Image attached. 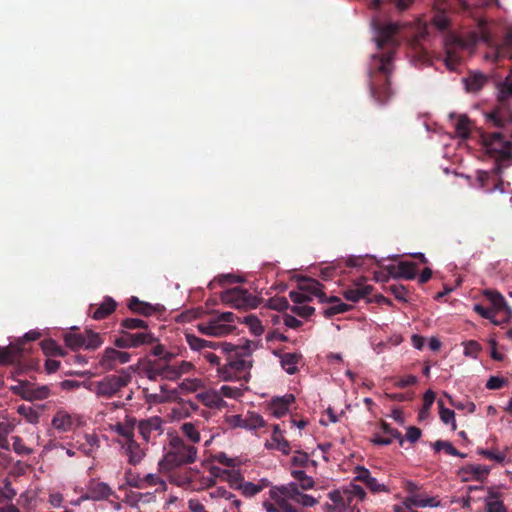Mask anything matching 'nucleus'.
<instances>
[{
	"mask_svg": "<svg viewBox=\"0 0 512 512\" xmlns=\"http://www.w3.org/2000/svg\"><path fill=\"white\" fill-rule=\"evenodd\" d=\"M373 25L376 30L375 42L378 51L371 56L369 62V88L373 99L379 104H384L392 96L390 77L394 70V54L398 47L396 34L399 25H381L376 21Z\"/></svg>",
	"mask_w": 512,
	"mask_h": 512,
	"instance_id": "f257e3e1",
	"label": "nucleus"
},
{
	"mask_svg": "<svg viewBox=\"0 0 512 512\" xmlns=\"http://www.w3.org/2000/svg\"><path fill=\"white\" fill-rule=\"evenodd\" d=\"M489 119L501 131L481 132V143L490 156L507 160L512 156V111L497 108L489 115Z\"/></svg>",
	"mask_w": 512,
	"mask_h": 512,
	"instance_id": "f03ea898",
	"label": "nucleus"
},
{
	"mask_svg": "<svg viewBox=\"0 0 512 512\" xmlns=\"http://www.w3.org/2000/svg\"><path fill=\"white\" fill-rule=\"evenodd\" d=\"M251 341H246L241 348L227 344L225 351L226 362L219 366L218 377L223 381H244L248 382L252 364L245 357L250 356Z\"/></svg>",
	"mask_w": 512,
	"mask_h": 512,
	"instance_id": "7ed1b4c3",
	"label": "nucleus"
},
{
	"mask_svg": "<svg viewBox=\"0 0 512 512\" xmlns=\"http://www.w3.org/2000/svg\"><path fill=\"white\" fill-rule=\"evenodd\" d=\"M40 335V332L32 330L27 332L23 339L18 340L15 344L0 348V365H13V376L33 369L37 365V362L33 359H26L25 354L31 350V347L27 346V343L37 340Z\"/></svg>",
	"mask_w": 512,
	"mask_h": 512,
	"instance_id": "20e7f679",
	"label": "nucleus"
},
{
	"mask_svg": "<svg viewBox=\"0 0 512 512\" xmlns=\"http://www.w3.org/2000/svg\"><path fill=\"white\" fill-rule=\"evenodd\" d=\"M332 504H326L325 512H348L354 498L363 501L366 496L365 490L358 484L351 482L341 489L334 490L328 494Z\"/></svg>",
	"mask_w": 512,
	"mask_h": 512,
	"instance_id": "39448f33",
	"label": "nucleus"
},
{
	"mask_svg": "<svg viewBox=\"0 0 512 512\" xmlns=\"http://www.w3.org/2000/svg\"><path fill=\"white\" fill-rule=\"evenodd\" d=\"M220 299L222 303L236 309L256 308L260 303V298L240 287L221 292Z\"/></svg>",
	"mask_w": 512,
	"mask_h": 512,
	"instance_id": "423d86ee",
	"label": "nucleus"
},
{
	"mask_svg": "<svg viewBox=\"0 0 512 512\" xmlns=\"http://www.w3.org/2000/svg\"><path fill=\"white\" fill-rule=\"evenodd\" d=\"M119 336L114 340V345L122 349L138 348L143 345L153 344L157 338L149 330L119 331Z\"/></svg>",
	"mask_w": 512,
	"mask_h": 512,
	"instance_id": "0eeeda50",
	"label": "nucleus"
},
{
	"mask_svg": "<svg viewBox=\"0 0 512 512\" xmlns=\"http://www.w3.org/2000/svg\"><path fill=\"white\" fill-rule=\"evenodd\" d=\"M131 381V375L124 371L120 375H108L101 381L93 384V391L105 398L115 396L123 387L127 386Z\"/></svg>",
	"mask_w": 512,
	"mask_h": 512,
	"instance_id": "6e6552de",
	"label": "nucleus"
},
{
	"mask_svg": "<svg viewBox=\"0 0 512 512\" xmlns=\"http://www.w3.org/2000/svg\"><path fill=\"white\" fill-rule=\"evenodd\" d=\"M196 458L197 450H169L159 462V470L168 473L183 465L195 462Z\"/></svg>",
	"mask_w": 512,
	"mask_h": 512,
	"instance_id": "1a4fd4ad",
	"label": "nucleus"
},
{
	"mask_svg": "<svg viewBox=\"0 0 512 512\" xmlns=\"http://www.w3.org/2000/svg\"><path fill=\"white\" fill-rule=\"evenodd\" d=\"M208 469L212 477L203 478V484L206 485L207 487L214 485V478L216 477H220L226 480L229 483L230 487L233 489L240 490L241 485L244 483V477L242 476V474L234 469H221L212 464L208 466Z\"/></svg>",
	"mask_w": 512,
	"mask_h": 512,
	"instance_id": "9d476101",
	"label": "nucleus"
},
{
	"mask_svg": "<svg viewBox=\"0 0 512 512\" xmlns=\"http://www.w3.org/2000/svg\"><path fill=\"white\" fill-rule=\"evenodd\" d=\"M136 428L139 436L145 443L151 442L162 434V420L159 417L136 421Z\"/></svg>",
	"mask_w": 512,
	"mask_h": 512,
	"instance_id": "9b49d317",
	"label": "nucleus"
},
{
	"mask_svg": "<svg viewBox=\"0 0 512 512\" xmlns=\"http://www.w3.org/2000/svg\"><path fill=\"white\" fill-rule=\"evenodd\" d=\"M318 282L312 280H304L299 284L298 290L290 291L289 296L296 305L304 304L311 300V296H320V288L317 287Z\"/></svg>",
	"mask_w": 512,
	"mask_h": 512,
	"instance_id": "f8f14e48",
	"label": "nucleus"
},
{
	"mask_svg": "<svg viewBox=\"0 0 512 512\" xmlns=\"http://www.w3.org/2000/svg\"><path fill=\"white\" fill-rule=\"evenodd\" d=\"M485 298L491 303V309L495 311L496 316L503 314V323L508 322L512 317L511 308L507 305L504 297L496 290L487 289L484 291Z\"/></svg>",
	"mask_w": 512,
	"mask_h": 512,
	"instance_id": "ddd939ff",
	"label": "nucleus"
},
{
	"mask_svg": "<svg viewBox=\"0 0 512 512\" xmlns=\"http://www.w3.org/2000/svg\"><path fill=\"white\" fill-rule=\"evenodd\" d=\"M394 440L399 445H402L403 442H404V437L402 436V434L398 430L390 427L386 423H383L382 427H381V431L376 433L373 436V438L371 439V442L374 445L386 446V445L393 444Z\"/></svg>",
	"mask_w": 512,
	"mask_h": 512,
	"instance_id": "4468645a",
	"label": "nucleus"
},
{
	"mask_svg": "<svg viewBox=\"0 0 512 512\" xmlns=\"http://www.w3.org/2000/svg\"><path fill=\"white\" fill-rule=\"evenodd\" d=\"M111 495H113V491L108 484L92 479L89 481L86 494L82 495L81 499L100 501Z\"/></svg>",
	"mask_w": 512,
	"mask_h": 512,
	"instance_id": "2eb2a0df",
	"label": "nucleus"
},
{
	"mask_svg": "<svg viewBox=\"0 0 512 512\" xmlns=\"http://www.w3.org/2000/svg\"><path fill=\"white\" fill-rule=\"evenodd\" d=\"M131 355L114 348H106L100 360V365L105 370H112L116 363L125 364L130 361Z\"/></svg>",
	"mask_w": 512,
	"mask_h": 512,
	"instance_id": "dca6fc26",
	"label": "nucleus"
},
{
	"mask_svg": "<svg viewBox=\"0 0 512 512\" xmlns=\"http://www.w3.org/2000/svg\"><path fill=\"white\" fill-rule=\"evenodd\" d=\"M116 307V301L112 297L106 296L102 303L91 304L89 307V312L93 319L102 320L107 318L110 314H112L115 311Z\"/></svg>",
	"mask_w": 512,
	"mask_h": 512,
	"instance_id": "f3484780",
	"label": "nucleus"
},
{
	"mask_svg": "<svg viewBox=\"0 0 512 512\" xmlns=\"http://www.w3.org/2000/svg\"><path fill=\"white\" fill-rule=\"evenodd\" d=\"M279 492L285 496L291 497L292 501L306 507H311L316 503V500L313 497L300 492L297 485L294 483H290L287 486H281L279 488Z\"/></svg>",
	"mask_w": 512,
	"mask_h": 512,
	"instance_id": "a211bd4d",
	"label": "nucleus"
},
{
	"mask_svg": "<svg viewBox=\"0 0 512 512\" xmlns=\"http://www.w3.org/2000/svg\"><path fill=\"white\" fill-rule=\"evenodd\" d=\"M414 0H368V6L374 10L393 8L397 12H404L410 8Z\"/></svg>",
	"mask_w": 512,
	"mask_h": 512,
	"instance_id": "6ab92c4d",
	"label": "nucleus"
},
{
	"mask_svg": "<svg viewBox=\"0 0 512 512\" xmlns=\"http://www.w3.org/2000/svg\"><path fill=\"white\" fill-rule=\"evenodd\" d=\"M234 424L248 430H257L265 426V421L261 415L248 412L244 417L241 415L234 416Z\"/></svg>",
	"mask_w": 512,
	"mask_h": 512,
	"instance_id": "aec40b11",
	"label": "nucleus"
},
{
	"mask_svg": "<svg viewBox=\"0 0 512 512\" xmlns=\"http://www.w3.org/2000/svg\"><path fill=\"white\" fill-rule=\"evenodd\" d=\"M117 433L122 436L126 444L127 448H139L140 444L136 443L134 440L135 437V429H136V420L135 419H127L125 423H118L116 426Z\"/></svg>",
	"mask_w": 512,
	"mask_h": 512,
	"instance_id": "412c9836",
	"label": "nucleus"
},
{
	"mask_svg": "<svg viewBox=\"0 0 512 512\" xmlns=\"http://www.w3.org/2000/svg\"><path fill=\"white\" fill-rule=\"evenodd\" d=\"M295 397L292 394H286L283 397H276L272 399L269 410L271 415L280 418L284 416L292 403H294Z\"/></svg>",
	"mask_w": 512,
	"mask_h": 512,
	"instance_id": "4be33fe9",
	"label": "nucleus"
},
{
	"mask_svg": "<svg viewBox=\"0 0 512 512\" xmlns=\"http://www.w3.org/2000/svg\"><path fill=\"white\" fill-rule=\"evenodd\" d=\"M488 81L489 77L481 72H471L467 77L463 78L465 89L469 93L479 92Z\"/></svg>",
	"mask_w": 512,
	"mask_h": 512,
	"instance_id": "5701e85b",
	"label": "nucleus"
},
{
	"mask_svg": "<svg viewBox=\"0 0 512 512\" xmlns=\"http://www.w3.org/2000/svg\"><path fill=\"white\" fill-rule=\"evenodd\" d=\"M128 308L131 312L142 316H151L157 311V307L148 302L141 301L138 297L132 296L128 301Z\"/></svg>",
	"mask_w": 512,
	"mask_h": 512,
	"instance_id": "b1692460",
	"label": "nucleus"
},
{
	"mask_svg": "<svg viewBox=\"0 0 512 512\" xmlns=\"http://www.w3.org/2000/svg\"><path fill=\"white\" fill-rule=\"evenodd\" d=\"M52 425L59 431H70L75 425V419L66 411L60 410L54 415Z\"/></svg>",
	"mask_w": 512,
	"mask_h": 512,
	"instance_id": "393cba45",
	"label": "nucleus"
},
{
	"mask_svg": "<svg viewBox=\"0 0 512 512\" xmlns=\"http://www.w3.org/2000/svg\"><path fill=\"white\" fill-rule=\"evenodd\" d=\"M373 291L371 285L360 286L357 285L354 288H350L344 291V297L351 302H358L360 299L366 298Z\"/></svg>",
	"mask_w": 512,
	"mask_h": 512,
	"instance_id": "a878e982",
	"label": "nucleus"
},
{
	"mask_svg": "<svg viewBox=\"0 0 512 512\" xmlns=\"http://www.w3.org/2000/svg\"><path fill=\"white\" fill-rule=\"evenodd\" d=\"M199 398L205 406L210 408H222L226 402L220 396L219 391H207L199 395Z\"/></svg>",
	"mask_w": 512,
	"mask_h": 512,
	"instance_id": "bb28decb",
	"label": "nucleus"
},
{
	"mask_svg": "<svg viewBox=\"0 0 512 512\" xmlns=\"http://www.w3.org/2000/svg\"><path fill=\"white\" fill-rule=\"evenodd\" d=\"M456 134L462 139H468L473 128L472 121L466 115H460L454 124Z\"/></svg>",
	"mask_w": 512,
	"mask_h": 512,
	"instance_id": "cd10ccee",
	"label": "nucleus"
},
{
	"mask_svg": "<svg viewBox=\"0 0 512 512\" xmlns=\"http://www.w3.org/2000/svg\"><path fill=\"white\" fill-rule=\"evenodd\" d=\"M301 356L297 353H284L281 355V366L288 374H294L298 370Z\"/></svg>",
	"mask_w": 512,
	"mask_h": 512,
	"instance_id": "c85d7f7f",
	"label": "nucleus"
},
{
	"mask_svg": "<svg viewBox=\"0 0 512 512\" xmlns=\"http://www.w3.org/2000/svg\"><path fill=\"white\" fill-rule=\"evenodd\" d=\"M271 497L276 499L281 512H299L300 511L298 506H295L292 503H290L291 497L281 494L279 492V488L277 489V491L271 490Z\"/></svg>",
	"mask_w": 512,
	"mask_h": 512,
	"instance_id": "c756f323",
	"label": "nucleus"
},
{
	"mask_svg": "<svg viewBox=\"0 0 512 512\" xmlns=\"http://www.w3.org/2000/svg\"><path fill=\"white\" fill-rule=\"evenodd\" d=\"M329 302L331 305L323 311L326 317L344 313L352 308L351 305L341 302L340 299L336 297L329 298Z\"/></svg>",
	"mask_w": 512,
	"mask_h": 512,
	"instance_id": "7c9ffc66",
	"label": "nucleus"
},
{
	"mask_svg": "<svg viewBox=\"0 0 512 512\" xmlns=\"http://www.w3.org/2000/svg\"><path fill=\"white\" fill-rule=\"evenodd\" d=\"M485 508L486 512H507L503 501L499 499L495 492H490L485 499Z\"/></svg>",
	"mask_w": 512,
	"mask_h": 512,
	"instance_id": "2f4dec72",
	"label": "nucleus"
},
{
	"mask_svg": "<svg viewBox=\"0 0 512 512\" xmlns=\"http://www.w3.org/2000/svg\"><path fill=\"white\" fill-rule=\"evenodd\" d=\"M120 331H136L149 329L148 323L139 318H126L120 322Z\"/></svg>",
	"mask_w": 512,
	"mask_h": 512,
	"instance_id": "473e14b6",
	"label": "nucleus"
},
{
	"mask_svg": "<svg viewBox=\"0 0 512 512\" xmlns=\"http://www.w3.org/2000/svg\"><path fill=\"white\" fill-rule=\"evenodd\" d=\"M397 269L399 271V278L412 280L415 278L417 273V264L414 262L402 261L397 265Z\"/></svg>",
	"mask_w": 512,
	"mask_h": 512,
	"instance_id": "72a5a7b5",
	"label": "nucleus"
},
{
	"mask_svg": "<svg viewBox=\"0 0 512 512\" xmlns=\"http://www.w3.org/2000/svg\"><path fill=\"white\" fill-rule=\"evenodd\" d=\"M167 361L156 360L150 362L147 366L146 373L150 380H156L158 377L164 378V369Z\"/></svg>",
	"mask_w": 512,
	"mask_h": 512,
	"instance_id": "f704fd0d",
	"label": "nucleus"
},
{
	"mask_svg": "<svg viewBox=\"0 0 512 512\" xmlns=\"http://www.w3.org/2000/svg\"><path fill=\"white\" fill-rule=\"evenodd\" d=\"M291 475L296 480L297 488L301 487L303 490H308L313 487L314 482L311 477L306 475L305 471L293 469Z\"/></svg>",
	"mask_w": 512,
	"mask_h": 512,
	"instance_id": "c9c22d12",
	"label": "nucleus"
},
{
	"mask_svg": "<svg viewBox=\"0 0 512 512\" xmlns=\"http://www.w3.org/2000/svg\"><path fill=\"white\" fill-rule=\"evenodd\" d=\"M64 341L66 345L72 350H78L85 346L86 337L84 334L80 333H66L64 336Z\"/></svg>",
	"mask_w": 512,
	"mask_h": 512,
	"instance_id": "e433bc0d",
	"label": "nucleus"
},
{
	"mask_svg": "<svg viewBox=\"0 0 512 512\" xmlns=\"http://www.w3.org/2000/svg\"><path fill=\"white\" fill-rule=\"evenodd\" d=\"M211 326L213 328V336H224L232 333L235 330V326L231 324H224L220 322L218 317H214L210 319Z\"/></svg>",
	"mask_w": 512,
	"mask_h": 512,
	"instance_id": "4c0bfd02",
	"label": "nucleus"
},
{
	"mask_svg": "<svg viewBox=\"0 0 512 512\" xmlns=\"http://www.w3.org/2000/svg\"><path fill=\"white\" fill-rule=\"evenodd\" d=\"M185 339L189 347L195 351H200L206 347H213L212 342L201 339L193 333H185Z\"/></svg>",
	"mask_w": 512,
	"mask_h": 512,
	"instance_id": "58836bf2",
	"label": "nucleus"
},
{
	"mask_svg": "<svg viewBox=\"0 0 512 512\" xmlns=\"http://www.w3.org/2000/svg\"><path fill=\"white\" fill-rule=\"evenodd\" d=\"M434 401L435 393L432 390H427L423 395V406L418 413V419L420 421H423L428 417L430 408L433 405Z\"/></svg>",
	"mask_w": 512,
	"mask_h": 512,
	"instance_id": "ea45409f",
	"label": "nucleus"
},
{
	"mask_svg": "<svg viewBox=\"0 0 512 512\" xmlns=\"http://www.w3.org/2000/svg\"><path fill=\"white\" fill-rule=\"evenodd\" d=\"M31 383L27 380H19L17 385H13L10 387V390L15 394L20 396L22 399L31 401Z\"/></svg>",
	"mask_w": 512,
	"mask_h": 512,
	"instance_id": "a19ab883",
	"label": "nucleus"
},
{
	"mask_svg": "<svg viewBox=\"0 0 512 512\" xmlns=\"http://www.w3.org/2000/svg\"><path fill=\"white\" fill-rule=\"evenodd\" d=\"M242 322L245 323L249 327V329L253 335L260 336L263 334L264 327L257 316L252 315V314L247 315L243 318Z\"/></svg>",
	"mask_w": 512,
	"mask_h": 512,
	"instance_id": "79ce46f5",
	"label": "nucleus"
},
{
	"mask_svg": "<svg viewBox=\"0 0 512 512\" xmlns=\"http://www.w3.org/2000/svg\"><path fill=\"white\" fill-rule=\"evenodd\" d=\"M267 486V483H252V482H246L241 485V492L245 497H253L260 493L265 487Z\"/></svg>",
	"mask_w": 512,
	"mask_h": 512,
	"instance_id": "37998d69",
	"label": "nucleus"
},
{
	"mask_svg": "<svg viewBox=\"0 0 512 512\" xmlns=\"http://www.w3.org/2000/svg\"><path fill=\"white\" fill-rule=\"evenodd\" d=\"M474 311L478 313L481 317L485 319L491 320V322L495 325L503 324V320L497 319L496 313L491 308L484 307L483 305L476 304L474 306Z\"/></svg>",
	"mask_w": 512,
	"mask_h": 512,
	"instance_id": "c03bdc74",
	"label": "nucleus"
},
{
	"mask_svg": "<svg viewBox=\"0 0 512 512\" xmlns=\"http://www.w3.org/2000/svg\"><path fill=\"white\" fill-rule=\"evenodd\" d=\"M85 337H86V344L84 346L85 349L95 350V349L99 348L103 343L101 335L92 330H86Z\"/></svg>",
	"mask_w": 512,
	"mask_h": 512,
	"instance_id": "a18cd8bd",
	"label": "nucleus"
},
{
	"mask_svg": "<svg viewBox=\"0 0 512 512\" xmlns=\"http://www.w3.org/2000/svg\"><path fill=\"white\" fill-rule=\"evenodd\" d=\"M40 345H41L43 352L46 355L64 356L63 349L61 347H59L58 344L56 343V341L53 339H46V340L42 341Z\"/></svg>",
	"mask_w": 512,
	"mask_h": 512,
	"instance_id": "49530a36",
	"label": "nucleus"
},
{
	"mask_svg": "<svg viewBox=\"0 0 512 512\" xmlns=\"http://www.w3.org/2000/svg\"><path fill=\"white\" fill-rule=\"evenodd\" d=\"M461 472L470 474L475 479H482L489 474V468L482 465H467L462 468Z\"/></svg>",
	"mask_w": 512,
	"mask_h": 512,
	"instance_id": "de8ad7c7",
	"label": "nucleus"
},
{
	"mask_svg": "<svg viewBox=\"0 0 512 512\" xmlns=\"http://www.w3.org/2000/svg\"><path fill=\"white\" fill-rule=\"evenodd\" d=\"M439 416L443 423L452 424L453 429H456L455 413L453 410L446 408L442 400L438 401Z\"/></svg>",
	"mask_w": 512,
	"mask_h": 512,
	"instance_id": "09e8293b",
	"label": "nucleus"
},
{
	"mask_svg": "<svg viewBox=\"0 0 512 512\" xmlns=\"http://www.w3.org/2000/svg\"><path fill=\"white\" fill-rule=\"evenodd\" d=\"M17 412L23 416L29 423L35 424L39 421V413L34 410L31 406L20 405L17 408Z\"/></svg>",
	"mask_w": 512,
	"mask_h": 512,
	"instance_id": "8fccbe9b",
	"label": "nucleus"
},
{
	"mask_svg": "<svg viewBox=\"0 0 512 512\" xmlns=\"http://www.w3.org/2000/svg\"><path fill=\"white\" fill-rule=\"evenodd\" d=\"M498 91V98L500 101H506L509 98H512V80L506 78L503 82L499 84Z\"/></svg>",
	"mask_w": 512,
	"mask_h": 512,
	"instance_id": "3c124183",
	"label": "nucleus"
},
{
	"mask_svg": "<svg viewBox=\"0 0 512 512\" xmlns=\"http://www.w3.org/2000/svg\"><path fill=\"white\" fill-rule=\"evenodd\" d=\"M462 345L464 346V355L471 358H477L482 350L481 345L475 340L464 341Z\"/></svg>",
	"mask_w": 512,
	"mask_h": 512,
	"instance_id": "603ef678",
	"label": "nucleus"
},
{
	"mask_svg": "<svg viewBox=\"0 0 512 512\" xmlns=\"http://www.w3.org/2000/svg\"><path fill=\"white\" fill-rule=\"evenodd\" d=\"M432 22L440 31H444L449 27V19L444 10L435 13Z\"/></svg>",
	"mask_w": 512,
	"mask_h": 512,
	"instance_id": "864d4df0",
	"label": "nucleus"
},
{
	"mask_svg": "<svg viewBox=\"0 0 512 512\" xmlns=\"http://www.w3.org/2000/svg\"><path fill=\"white\" fill-rule=\"evenodd\" d=\"M182 431L184 435L191 440L193 443H197L200 440V435L198 430L192 423H184L182 425Z\"/></svg>",
	"mask_w": 512,
	"mask_h": 512,
	"instance_id": "5fc2aeb1",
	"label": "nucleus"
},
{
	"mask_svg": "<svg viewBox=\"0 0 512 512\" xmlns=\"http://www.w3.org/2000/svg\"><path fill=\"white\" fill-rule=\"evenodd\" d=\"M388 290L394 295V297L399 300V301H403V302H407L408 299H407V289L405 286L403 285H398V284H392L388 287Z\"/></svg>",
	"mask_w": 512,
	"mask_h": 512,
	"instance_id": "6e6d98bb",
	"label": "nucleus"
},
{
	"mask_svg": "<svg viewBox=\"0 0 512 512\" xmlns=\"http://www.w3.org/2000/svg\"><path fill=\"white\" fill-rule=\"evenodd\" d=\"M481 454L491 460H495L498 463H502L506 460L505 450H481Z\"/></svg>",
	"mask_w": 512,
	"mask_h": 512,
	"instance_id": "4d7b16f0",
	"label": "nucleus"
},
{
	"mask_svg": "<svg viewBox=\"0 0 512 512\" xmlns=\"http://www.w3.org/2000/svg\"><path fill=\"white\" fill-rule=\"evenodd\" d=\"M151 353L154 356L159 357V360L161 361L170 362L171 359L174 357L172 353L166 351L165 346L162 344H157L156 346H154L151 350Z\"/></svg>",
	"mask_w": 512,
	"mask_h": 512,
	"instance_id": "13d9d810",
	"label": "nucleus"
},
{
	"mask_svg": "<svg viewBox=\"0 0 512 512\" xmlns=\"http://www.w3.org/2000/svg\"><path fill=\"white\" fill-rule=\"evenodd\" d=\"M219 393L221 397H227L232 399H236L242 395V392L239 388L231 387L228 385H223L220 388Z\"/></svg>",
	"mask_w": 512,
	"mask_h": 512,
	"instance_id": "bf43d9fd",
	"label": "nucleus"
},
{
	"mask_svg": "<svg viewBox=\"0 0 512 512\" xmlns=\"http://www.w3.org/2000/svg\"><path fill=\"white\" fill-rule=\"evenodd\" d=\"M31 401L33 400H43L49 396V388L47 386H41L34 388L31 384Z\"/></svg>",
	"mask_w": 512,
	"mask_h": 512,
	"instance_id": "052dcab7",
	"label": "nucleus"
},
{
	"mask_svg": "<svg viewBox=\"0 0 512 512\" xmlns=\"http://www.w3.org/2000/svg\"><path fill=\"white\" fill-rule=\"evenodd\" d=\"M164 378L171 381H175L178 378H180L176 364H170V362H166L164 369Z\"/></svg>",
	"mask_w": 512,
	"mask_h": 512,
	"instance_id": "680f3d73",
	"label": "nucleus"
},
{
	"mask_svg": "<svg viewBox=\"0 0 512 512\" xmlns=\"http://www.w3.org/2000/svg\"><path fill=\"white\" fill-rule=\"evenodd\" d=\"M291 310H292V312H294L297 315H299L301 317H304V318L309 317L310 315H312L315 312V308L314 307H311V306H308V305H304V304L294 305L291 308Z\"/></svg>",
	"mask_w": 512,
	"mask_h": 512,
	"instance_id": "e2e57ef3",
	"label": "nucleus"
},
{
	"mask_svg": "<svg viewBox=\"0 0 512 512\" xmlns=\"http://www.w3.org/2000/svg\"><path fill=\"white\" fill-rule=\"evenodd\" d=\"M11 430L8 423L0 422V448H8L7 436Z\"/></svg>",
	"mask_w": 512,
	"mask_h": 512,
	"instance_id": "0e129e2a",
	"label": "nucleus"
},
{
	"mask_svg": "<svg viewBox=\"0 0 512 512\" xmlns=\"http://www.w3.org/2000/svg\"><path fill=\"white\" fill-rule=\"evenodd\" d=\"M506 384V379L498 376H491L487 383L486 388L490 390L501 389Z\"/></svg>",
	"mask_w": 512,
	"mask_h": 512,
	"instance_id": "69168bd1",
	"label": "nucleus"
},
{
	"mask_svg": "<svg viewBox=\"0 0 512 512\" xmlns=\"http://www.w3.org/2000/svg\"><path fill=\"white\" fill-rule=\"evenodd\" d=\"M371 477V473L368 469L362 466L356 467V476L354 477V481H361L366 485Z\"/></svg>",
	"mask_w": 512,
	"mask_h": 512,
	"instance_id": "338daca9",
	"label": "nucleus"
},
{
	"mask_svg": "<svg viewBox=\"0 0 512 512\" xmlns=\"http://www.w3.org/2000/svg\"><path fill=\"white\" fill-rule=\"evenodd\" d=\"M422 431L420 428L415 426H410L407 429V432L405 434V438L412 444H414L416 441H418L421 437Z\"/></svg>",
	"mask_w": 512,
	"mask_h": 512,
	"instance_id": "774afa93",
	"label": "nucleus"
}]
</instances>
